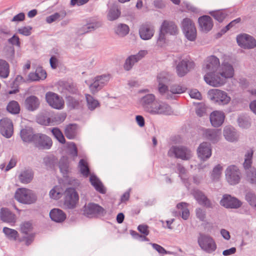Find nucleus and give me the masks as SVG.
<instances>
[{
    "label": "nucleus",
    "mask_w": 256,
    "mask_h": 256,
    "mask_svg": "<svg viewBox=\"0 0 256 256\" xmlns=\"http://www.w3.org/2000/svg\"><path fill=\"white\" fill-rule=\"evenodd\" d=\"M234 74V69L232 66L228 62H224L220 66L216 74H206L204 76V80L209 85L220 86L226 82V78H232Z\"/></svg>",
    "instance_id": "obj_1"
},
{
    "label": "nucleus",
    "mask_w": 256,
    "mask_h": 256,
    "mask_svg": "<svg viewBox=\"0 0 256 256\" xmlns=\"http://www.w3.org/2000/svg\"><path fill=\"white\" fill-rule=\"evenodd\" d=\"M253 154L254 150L252 148L247 150L244 154L243 166L246 180L251 184H256V168L252 166Z\"/></svg>",
    "instance_id": "obj_2"
},
{
    "label": "nucleus",
    "mask_w": 256,
    "mask_h": 256,
    "mask_svg": "<svg viewBox=\"0 0 256 256\" xmlns=\"http://www.w3.org/2000/svg\"><path fill=\"white\" fill-rule=\"evenodd\" d=\"M79 196L73 188H67L64 192L63 206L65 209L75 208L78 202Z\"/></svg>",
    "instance_id": "obj_3"
},
{
    "label": "nucleus",
    "mask_w": 256,
    "mask_h": 256,
    "mask_svg": "<svg viewBox=\"0 0 256 256\" xmlns=\"http://www.w3.org/2000/svg\"><path fill=\"white\" fill-rule=\"evenodd\" d=\"M198 243L200 248L207 253L214 252L217 248L214 240L210 235L200 233Z\"/></svg>",
    "instance_id": "obj_4"
},
{
    "label": "nucleus",
    "mask_w": 256,
    "mask_h": 256,
    "mask_svg": "<svg viewBox=\"0 0 256 256\" xmlns=\"http://www.w3.org/2000/svg\"><path fill=\"white\" fill-rule=\"evenodd\" d=\"M208 98L214 104L224 106L229 103L230 98L228 94L218 89H212L208 93Z\"/></svg>",
    "instance_id": "obj_5"
},
{
    "label": "nucleus",
    "mask_w": 256,
    "mask_h": 256,
    "mask_svg": "<svg viewBox=\"0 0 256 256\" xmlns=\"http://www.w3.org/2000/svg\"><path fill=\"white\" fill-rule=\"evenodd\" d=\"M15 198L21 203L29 204L35 202L37 196L32 190L26 188H20L16 192Z\"/></svg>",
    "instance_id": "obj_6"
},
{
    "label": "nucleus",
    "mask_w": 256,
    "mask_h": 256,
    "mask_svg": "<svg viewBox=\"0 0 256 256\" xmlns=\"http://www.w3.org/2000/svg\"><path fill=\"white\" fill-rule=\"evenodd\" d=\"M66 116L64 114L54 116L50 112H44L37 117L38 123L43 125H54L56 122H61L64 120Z\"/></svg>",
    "instance_id": "obj_7"
},
{
    "label": "nucleus",
    "mask_w": 256,
    "mask_h": 256,
    "mask_svg": "<svg viewBox=\"0 0 256 256\" xmlns=\"http://www.w3.org/2000/svg\"><path fill=\"white\" fill-rule=\"evenodd\" d=\"M170 157L174 156L184 160H190L192 156V151L184 146H172L168 152Z\"/></svg>",
    "instance_id": "obj_8"
},
{
    "label": "nucleus",
    "mask_w": 256,
    "mask_h": 256,
    "mask_svg": "<svg viewBox=\"0 0 256 256\" xmlns=\"http://www.w3.org/2000/svg\"><path fill=\"white\" fill-rule=\"evenodd\" d=\"M182 32L188 40L194 41L196 37V30L193 22L188 18H184L182 22Z\"/></svg>",
    "instance_id": "obj_9"
},
{
    "label": "nucleus",
    "mask_w": 256,
    "mask_h": 256,
    "mask_svg": "<svg viewBox=\"0 0 256 256\" xmlns=\"http://www.w3.org/2000/svg\"><path fill=\"white\" fill-rule=\"evenodd\" d=\"M84 214L88 218L104 216L106 210L98 204L90 202L84 206Z\"/></svg>",
    "instance_id": "obj_10"
},
{
    "label": "nucleus",
    "mask_w": 256,
    "mask_h": 256,
    "mask_svg": "<svg viewBox=\"0 0 256 256\" xmlns=\"http://www.w3.org/2000/svg\"><path fill=\"white\" fill-rule=\"evenodd\" d=\"M32 143L40 150H48L52 146V142L49 136L38 133L35 134Z\"/></svg>",
    "instance_id": "obj_11"
},
{
    "label": "nucleus",
    "mask_w": 256,
    "mask_h": 256,
    "mask_svg": "<svg viewBox=\"0 0 256 256\" xmlns=\"http://www.w3.org/2000/svg\"><path fill=\"white\" fill-rule=\"evenodd\" d=\"M225 174L226 180L230 184L234 185L240 182L241 173L236 166L232 165L228 166L225 171Z\"/></svg>",
    "instance_id": "obj_12"
},
{
    "label": "nucleus",
    "mask_w": 256,
    "mask_h": 256,
    "mask_svg": "<svg viewBox=\"0 0 256 256\" xmlns=\"http://www.w3.org/2000/svg\"><path fill=\"white\" fill-rule=\"evenodd\" d=\"M46 99L48 104L54 108L62 110L64 107V102L62 98L57 94L52 92H47Z\"/></svg>",
    "instance_id": "obj_13"
},
{
    "label": "nucleus",
    "mask_w": 256,
    "mask_h": 256,
    "mask_svg": "<svg viewBox=\"0 0 256 256\" xmlns=\"http://www.w3.org/2000/svg\"><path fill=\"white\" fill-rule=\"evenodd\" d=\"M110 80V74H102L95 77L94 82L90 86L91 92L92 94L97 92L108 84Z\"/></svg>",
    "instance_id": "obj_14"
},
{
    "label": "nucleus",
    "mask_w": 256,
    "mask_h": 256,
    "mask_svg": "<svg viewBox=\"0 0 256 256\" xmlns=\"http://www.w3.org/2000/svg\"><path fill=\"white\" fill-rule=\"evenodd\" d=\"M220 66V60L218 58L214 56H208L206 59L205 67L204 68L206 74H216Z\"/></svg>",
    "instance_id": "obj_15"
},
{
    "label": "nucleus",
    "mask_w": 256,
    "mask_h": 256,
    "mask_svg": "<svg viewBox=\"0 0 256 256\" xmlns=\"http://www.w3.org/2000/svg\"><path fill=\"white\" fill-rule=\"evenodd\" d=\"M220 204L227 208H238L241 206L242 202L236 198L225 194L220 200Z\"/></svg>",
    "instance_id": "obj_16"
},
{
    "label": "nucleus",
    "mask_w": 256,
    "mask_h": 256,
    "mask_svg": "<svg viewBox=\"0 0 256 256\" xmlns=\"http://www.w3.org/2000/svg\"><path fill=\"white\" fill-rule=\"evenodd\" d=\"M236 41L238 46L244 48H252L256 46V40L255 39L247 34L238 36Z\"/></svg>",
    "instance_id": "obj_17"
},
{
    "label": "nucleus",
    "mask_w": 256,
    "mask_h": 256,
    "mask_svg": "<svg viewBox=\"0 0 256 256\" xmlns=\"http://www.w3.org/2000/svg\"><path fill=\"white\" fill-rule=\"evenodd\" d=\"M194 66V63L186 58L180 60L177 64L176 71L178 75L182 77L186 75L188 71Z\"/></svg>",
    "instance_id": "obj_18"
},
{
    "label": "nucleus",
    "mask_w": 256,
    "mask_h": 256,
    "mask_svg": "<svg viewBox=\"0 0 256 256\" xmlns=\"http://www.w3.org/2000/svg\"><path fill=\"white\" fill-rule=\"evenodd\" d=\"M14 132L13 124L8 118L0 120V133L6 138H10Z\"/></svg>",
    "instance_id": "obj_19"
},
{
    "label": "nucleus",
    "mask_w": 256,
    "mask_h": 256,
    "mask_svg": "<svg viewBox=\"0 0 256 256\" xmlns=\"http://www.w3.org/2000/svg\"><path fill=\"white\" fill-rule=\"evenodd\" d=\"M147 54V52L144 50L140 51L138 54L129 56L125 61L124 68L126 70H130L134 64L140 60Z\"/></svg>",
    "instance_id": "obj_20"
},
{
    "label": "nucleus",
    "mask_w": 256,
    "mask_h": 256,
    "mask_svg": "<svg viewBox=\"0 0 256 256\" xmlns=\"http://www.w3.org/2000/svg\"><path fill=\"white\" fill-rule=\"evenodd\" d=\"M157 101L153 94H147L141 98L140 103L144 110L150 114Z\"/></svg>",
    "instance_id": "obj_21"
},
{
    "label": "nucleus",
    "mask_w": 256,
    "mask_h": 256,
    "mask_svg": "<svg viewBox=\"0 0 256 256\" xmlns=\"http://www.w3.org/2000/svg\"><path fill=\"white\" fill-rule=\"evenodd\" d=\"M192 194L199 204L206 208H213L212 202L202 192L199 190L195 189L193 190Z\"/></svg>",
    "instance_id": "obj_22"
},
{
    "label": "nucleus",
    "mask_w": 256,
    "mask_h": 256,
    "mask_svg": "<svg viewBox=\"0 0 256 256\" xmlns=\"http://www.w3.org/2000/svg\"><path fill=\"white\" fill-rule=\"evenodd\" d=\"M172 112L171 107L164 102H156L150 114L169 115Z\"/></svg>",
    "instance_id": "obj_23"
},
{
    "label": "nucleus",
    "mask_w": 256,
    "mask_h": 256,
    "mask_svg": "<svg viewBox=\"0 0 256 256\" xmlns=\"http://www.w3.org/2000/svg\"><path fill=\"white\" fill-rule=\"evenodd\" d=\"M197 151L198 156L200 159L207 160L212 155L210 144L206 142H202L199 146Z\"/></svg>",
    "instance_id": "obj_24"
},
{
    "label": "nucleus",
    "mask_w": 256,
    "mask_h": 256,
    "mask_svg": "<svg viewBox=\"0 0 256 256\" xmlns=\"http://www.w3.org/2000/svg\"><path fill=\"white\" fill-rule=\"evenodd\" d=\"M200 30L204 32H208L210 30L213 26L212 18L208 16H203L198 20Z\"/></svg>",
    "instance_id": "obj_25"
},
{
    "label": "nucleus",
    "mask_w": 256,
    "mask_h": 256,
    "mask_svg": "<svg viewBox=\"0 0 256 256\" xmlns=\"http://www.w3.org/2000/svg\"><path fill=\"white\" fill-rule=\"evenodd\" d=\"M140 37L144 40L150 39L154 34V26L150 24H142L139 30Z\"/></svg>",
    "instance_id": "obj_26"
},
{
    "label": "nucleus",
    "mask_w": 256,
    "mask_h": 256,
    "mask_svg": "<svg viewBox=\"0 0 256 256\" xmlns=\"http://www.w3.org/2000/svg\"><path fill=\"white\" fill-rule=\"evenodd\" d=\"M225 118L224 114L221 111H214L210 115V119L212 125L214 127H218L224 122Z\"/></svg>",
    "instance_id": "obj_27"
},
{
    "label": "nucleus",
    "mask_w": 256,
    "mask_h": 256,
    "mask_svg": "<svg viewBox=\"0 0 256 256\" xmlns=\"http://www.w3.org/2000/svg\"><path fill=\"white\" fill-rule=\"evenodd\" d=\"M160 30L166 34L176 35L178 34V30L176 24L172 21L164 20L160 26Z\"/></svg>",
    "instance_id": "obj_28"
},
{
    "label": "nucleus",
    "mask_w": 256,
    "mask_h": 256,
    "mask_svg": "<svg viewBox=\"0 0 256 256\" xmlns=\"http://www.w3.org/2000/svg\"><path fill=\"white\" fill-rule=\"evenodd\" d=\"M40 100L38 97L30 96L26 98L24 101L26 108L30 112L36 110L40 106Z\"/></svg>",
    "instance_id": "obj_29"
},
{
    "label": "nucleus",
    "mask_w": 256,
    "mask_h": 256,
    "mask_svg": "<svg viewBox=\"0 0 256 256\" xmlns=\"http://www.w3.org/2000/svg\"><path fill=\"white\" fill-rule=\"evenodd\" d=\"M35 134L32 128L29 126L22 129L20 133L22 140L24 142L28 143H32Z\"/></svg>",
    "instance_id": "obj_30"
},
{
    "label": "nucleus",
    "mask_w": 256,
    "mask_h": 256,
    "mask_svg": "<svg viewBox=\"0 0 256 256\" xmlns=\"http://www.w3.org/2000/svg\"><path fill=\"white\" fill-rule=\"evenodd\" d=\"M50 216L52 220L56 222H62L66 218V214L58 208H54L50 212Z\"/></svg>",
    "instance_id": "obj_31"
},
{
    "label": "nucleus",
    "mask_w": 256,
    "mask_h": 256,
    "mask_svg": "<svg viewBox=\"0 0 256 256\" xmlns=\"http://www.w3.org/2000/svg\"><path fill=\"white\" fill-rule=\"evenodd\" d=\"M0 216L1 220L6 222L14 223L16 222L15 215L7 208H1Z\"/></svg>",
    "instance_id": "obj_32"
},
{
    "label": "nucleus",
    "mask_w": 256,
    "mask_h": 256,
    "mask_svg": "<svg viewBox=\"0 0 256 256\" xmlns=\"http://www.w3.org/2000/svg\"><path fill=\"white\" fill-rule=\"evenodd\" d=\"M34 172L32 169L28 168L22 170L18 176L20 181L22 184H28L33 179Z\"/></svg>",
    "instance_id": "obj_33"
},
{
    "label": "nucleus",
    "mask_w": 256,
    "mask_h": 256,
    "mask_svg": "<svg viewBox=\"0 0 256 256\" xmlns=\"http://www.w3.org/2000/svg\"><path fill=\"white\" fill-rule=\"evenodd\" d=\"M205 137L213 143L218 141L220 136V132L218 130L206 129L204 130Z\"/></svg>",
    "instance_id": "obj_34"
},
{
    "label": "nucleus",
    "mask_w": 256,
    "mask_h": 256,
    "mask_svg": "<svg viewBox=\"0 0 256 256\" xmlns=\"http://www.w3.org/2000/svg\"><path fill=\"white\" fill-rule=\"evenodd\" d=\"M224 136L225 138L231 142L238 140V135L236 130L231 126H226L224 130Z\"/></svg>",
    "instance_id": "obj_35"
},
{
    "label": "nucleus",
    "mask_w": 256,
    "mask_h": 256,
    "mask_svg": "<svg viewBox=\"0 0 256 256\" xmlns=\"http://www.w3.org/2000/svg\"><path fill=\"white\" fill-rule=\"evenodd\" d=\"M59 168L64 176H66L70 172L69 162L68 157L62 156L59 162Z\"/></svg>",
    "instance_id": "obj_36"
},
{
    "label": "nucleus",
    "mask_w": 256,
    "mask_h": 256,
    "mask_svg": "<svg viewBox=\"0 0 256 256\" xmlns=\"http://www.w3.org/2000/svg\"><path fill=\"white\" fill-rule=\"evenodd\" d=\"M237 122L239 126L243 128H248L250 126L251 122L250 116L246 114L238 116Z\"/></svg>",
    "instance_id": "obj_37"
},
{
    "label": "nucleus",
    "mask_w": 256,
    "mask_h": 256,
    "mask_svg": "<svg viewBox=\"0 0 256 256\" xmlns=\"http://www.w3.org/2000/svg\"><path fill=\"white\" fill-rule=\"evenodd\" d=\"M173 76L166 72H162L157 76V80L160 84H167L173 80Z\"/></svg>",
    "instance_id": "obj_38"
},
{
    "label": "nucleus",
    "mask_w": 256,
    "mask_h": 256,
    "mask_svg": "<svg viewBox=\"0 0 256 256\" xmlns=\"http://www.w3.org/2000/svg\"><path fill=\"white\" fill-rule=\"evenodd\" d=\"M65 135L68 139L72 140L76 138L77 133V125L70 124L65 128Z\"/></svg>",
    "instance_id": "obj_39"
},
{
    "label": "nucleus",
    "mask_w": 256,
    "mask_h": 256,
    "mask_svg": "<svg viewBox=\"0 0 256 256\" xmlns=\"http://www.w3.org/2000/svg\"><path fill=\"white\" fill-rule=\"evenodd\" d=\"M100 26V24L98 22L87 24L78 30V33L80 34H84L92 30H94Z\"/></svg>",
    "instance_id": "obj_40"
},
{
    "label": "nucleus",
    "mask_w": 256,
    "mask_h": 256,
    "mask_svg": "<svg viewBox=\"0 0 256 256\" xmlns=\"http://www.w3.org/2000/svg\"><path fill=\"white\" fill-rule=\"evenodd\" d=\"M90 182L97 191L102 194H104L106 192V190L104 188L102 183L96 176L94 175L91 176L90 177Z\"/></svg>",
    "instance_id": "obj_41"
},
{
    "label": "nucleus",
    "mask_w": 256,
    "mask_h": 256,
    "mask_svg": "<svg viewBox=\"0 0 256 256\" xmlns=\"http://www.w3.org/2000/svg\"><path fill=\"white\" fill-rule=\"evenodd\" d=\"M129 27L126 24H119L114 28L115 33L120 36L124 37L129 32Z\"/></svg>",
    "instance_id": "obj_42"
},
{
    "label": "nucleus",
    "mask_w": 256,
    "mask_h": 256,
    "mask_svg": "<svg viewBox=\"0 0 256 256\" xmlns=\"http://www.w3.org/2000/svg\"><path fill=\"white\" fill-rule=\"evenodd\" d=\"M245 200L252 208L256 209V194L252 190H246Z\"/></svg>",
    "instance_id": "obj_43"
},
{
    "label": "nucleus",
    "mask_w": 256,
    "mask_h": 256,
    "mask_svg": "<svg viewBox=\"0 0 256 256\" xmlns=\"http://www.w3.org/2000/svg\"><path fill=\"white\" fill-rule=\"evenodd\" d=\"M86 98L87 102V106L88 110H94L96 108L99 107L100 106V104L98 100L94 98L90 94H86Z\"/></svg>",
    "instance_id": "obj_44"
},
{
    "label": "nucleus",
    "mask_w": 256,
    "mask_h": 256,
    "mask_svg": "<svg viewBox=\"0 0 256 256\" xmlns=\"http://www.w3.org/2000/svg\"><path fill=\"white\" fill-rule=\"evenodd\" d=\"M10 73L9 65L4 60H0V77L5 78L8 77Z\"/></svg>",
    "instance_id": "obj_45"
},
{
    "label": "nucleus",
    "mask_w": 256,
    "mask_h": 256,
    "mask_svg": "<svg viewBox=\"0 0 256 256\" xmlns=\"http://www.w3.org/2000/svg\"><path fill=\"white\" fill-rule=\"evenodd\" d=\"M66 16V12L65 11H62L60 12H56L53 14H52L46 18V22L48 24L52 23L58 20H62Z\"/></svg>",
    "instance_id": "obj_46"
},
{
    "label": "nucleus",
    "mask_w": 256,
    "mask_h": 256,
    "mask_svg": "<svg viewBox=\"0 0 256 256\" xmlns=\"http://www.w3.org/2000/svg\"><path fill=\"white\" fill-rule=\"evenodd\" d=\"M6 109L9 112L12 114H18L20 112V106L17 102L12 100L8 104Z\"/></svg>",
    "instance_id": "obj_47"
},
{
    "label": "nucleus",
    "mask_w": 256,
    "mask_h": 256,
    "mask_svg": "<svg viewBox=\"0 0 256 256\" xmlns=\"http://www.w3.org/2000/svg\"><path fill=\"white\" fill-rule=\"evenodd\" d=\"M120 15V12L116 6L112 7L108 14V18L109 20H116Z\"/></svg>",
    "instance_id": "obj_48"
},
{
    "label": "nucleus",
    "mask_w": 256,
    "mask_h": 256,
    "mask_svg": "<svg viewBox=\"0 0 256 256\" xmlns=\"http://www.w3.org/2000/svg\"><path fill=\"white\" fill-rule=\"evenodd\" d=\"M80 172L85 177H88L90 174V171L87 162L84 160L81 159L78 164Z\"/></svg>",
    "instance_id": "obj_49"
},
{
    "label": "nucleus",
    "mask_w": 256,
    "mask_h": 256,
    "mask_svg": "<svg viewBox=\"0 0 256 256\" xmlns=\"http://www.w3.org/2000/svg\"><path fill=\"white\" fill-rule=\"evenodd\" d=\"M222 167L218 164L214 168L211 174V178L214 181L218 180L222 174Z\"/></svg>",
    "instance_id": "obj_50"
},
{
    "label": "nucleus",
    "mask_w": 256,
    "mask_h": 256,
    "mask_svg": "<svg viewBox=\"0 0 256 256\" xmlns=\"http://www.w3.org/2000/svg\"><path fill=\"white\" fill-rule=\"evenodd\" d=\"M3 232L6 237L10 240H16L18 236V232L16 230L4 227L3 228Z\"/></svg>",
    "instance_id": "obj_51"
},
{
    "label": "nucleus",
    "mask_w": 256,
    "mask_h": 256,
    "mask_svg": "<svg viewBox=\"0 0 256 256\" xmlns=\"http://www.w3.org/2000/svg\"><path fill=\"white\" fill-rule=\"evenodd\" d=\"M187 204L186 202H180L176 205V207L178 209L182 210V218L186 220H187L190 216L189 210L187 208Z\"/></svg>",
    "instance_id": "obj_52"
},
{
    "label": "nucleus",
    "mask_w": 256,
    "mask_h": 256,
    "mask_svg": "<svg viewBox=\"0 0 256 256\" xmlns=\"http://www.w3.org/2000/svg\"><path fill=\"white\" fill-rule=\"evenodd\" d=\"M52 132L56 138L60 143L64 144L66 142L64 136L60 130L57 128H53L52 130Z\"/></svg>",
    "instance_id": "obj_53"
},
{
    "label": "nucleus",
    "mask_w": 256,
    "mask_h": 256,
    "mask_svg": "<svg viewBox=\"0 0 256 256\" xmlns=\"http://www.w3.org/2000/svg\"><path fill=\"white\" fill-rule=\"evenodd\" d=\"M240 18H238L231 22L226 26V27L222 29L220 32L218 33L217 36L218 38L221 36L222 34H225L228 30H229L231 28L233 27L235 25V24L240 22Z\"/></svg>",
    "instance_id": "obj_54"
},
{
    "label": "nucleus",
    "mask_w": 256,
    "mask_h": 256,
    "mask_svg": "<svg viewBox=\"0 0 256 256\" xmlns=\"http://www.w3.org/2000/svg\"><path fill=\"white\" fill-rule=\"evenodd\" d=\"M62 194L60 190V188L58 186H56L50 192V196L51 198L58 200L61 198Z\"/></svg>",
    "instance_id": "obj_55"
},
{
    "label": "nucleus",
    "mask_w": 256,
    "mask_h": 256,
    "mask_svg": "<svg viewBox=\"0 0 256 256\" xmlns=\"http://www.w3.org/2000/svg\"><path fill=\"white\" fill-rule=\"evenodd\" d=\"M210 14L219 22H222L226 16L224 12L220 10L212 12Z\"/></svg>",
    "instance_id": "obj_56"
},
{
    "label": "nucleus",
    "mask_w": 256,
    "mask_h": 256,
    "mask_svg": "<svg viewBox=\"0 0 256 256\" xmlns=\"http://www.w3.org/2000/svg\"><path fill=\"white\" fill-rule=\"evenodd\" d=\"M32 224L28 222H24L20 226L21 232L25 234H29V233L32 232Z\"/></svg>",
    "instance_id": "obj_57"
},
{
    "label": "nucleus",
    "mask_w": 256,
    "mask_h": 256,
    "mask_svg": "<svg viewBox=\"0 0 256 256\" xmlns=\"http://www.w3.org/2000/svg\"><path fill=\"white\" fill-rule=\"evenodd\" d=\"M68 154L74 158V160L78 156V150L76 144L74 142H70L68 146Z\"/></svg>",
    "instance_id": "obj_58"
},
{
    "label": "nucleus",
    "mask_w": 256,
    "mask_h": 256,
    "mask_svg": "<svg viewBox=\"0 0 256 256\" xmlns=\"http://www.w3.org/2000/svg\"><path fill=\"white\" fill-rule=\"evenodd\" d=\"M186 88L179 85L174 84L170 87V92L173 94H182L184 92Z\"/></svg>",
    "instance_id": "obj_59"
},
{
    "label": "nucleus",
    "mask_w": 256,
    "mask_h": 256,
    "mask_svg": "<svg viewBox=\"0 0 256 256\" xmlns=\"http://www.w3.org/2000/svg\"><path fill=\"white\" fill-rule=\"evenodd\" d=\"M150 245L152 246V248L156 250L159 254H170V252L169 251H166L163 247L160 246V245L154 244V243H150Z\"/></svg>",
    "instance_id": "obj_60"
},
{
    "label": "nucleus",
    "mask_w": 256,
    "mask_h": 256,
    "mask_svg": "<svg viewBox=\"0 0 256 256\" xmlns=\"http://www.w3.org/2000/svg\"><path fill=\"white\" fill-rule=\"evenodd\" d=\"M68 106H70L72 108H74L78 106L79 102L73 97L68 96Z\"/></svg>",
    "instance_id": "obj_61"
},
{
    "label": "nucleus",
    "mask_w": 256,
    "mask_h": 256,
    "mask_svg": "<svg viewBox=\"0 0 256 256\" xmlns=\"http://www.w3.org/2000/svg\"><path fill=\"white\" fill-rule=\"evenodd\" d=\"M31 26H24L18 29V32L24 36H28L31 34Z\"/></svg>",
    "instance_id": "obj_62"
},
{
    "label": "nucleus",
    "mask_w": 256,
    "mask_h": 256,
    "mask_svg": "<svg viewBox=\"0 0 256 256\" xmlns=\"http://www.w3.org/2000/svg\"><path fill=\"white\" fill-rule=\"evenodd\" d=\"M196 217L201 221H204L206 218V212L200 208L196 210Z\"/></svg>",
    "instance_id": "obj_63"
},
{
    "label": "nucleus",
    "mask_w": 256,
    "mask_h": 256,
    "mask_svg": "<svg viewBox=\"0 0 256 256\" xmlns=\"http://www.w3.org/2000/svg\"><path fill=\"white\" fill-rule=\"evenodd\" d=\"M165 33L160 30L159 36L157 40V44L160 46H162L166 42Z\"/></svg>",
    "instance_id": "obj_64"
}]
</instances>
